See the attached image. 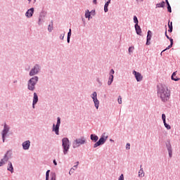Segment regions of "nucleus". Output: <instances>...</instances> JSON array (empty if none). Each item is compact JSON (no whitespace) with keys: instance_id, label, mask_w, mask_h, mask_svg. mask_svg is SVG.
Returning <instances> with one entry per match:
<instances>
[{"instance_id":"f257e3e1","label":"nucleus","mask_w":180,"mask_h":180,"mask_svg":"<svg viewBox=\"0 0 180 180\" xmlns=\"http://www.w3.org/2000/svg\"><path fill=\"white\" fill-rule=\"evenodd\" d=\"M158 96L160 98L162 102H168L171 96V91L168 89L167 86L159 84L157 86Z\"/></svg>"},{"instance_id":"f03ea898","label":"nucleus","mask_w":180,"mask_h":180,"mask_svg":"<svg viewBox=\"0 0 180 180\" xmlns=\"http://www.w3.org/2000/svg\"><path fill=\"white\" fill-rule=\"evenodd\" d=\"M105 134H106L104 133L103 134H102L100 139L96 134H91L90 135V140L95 143L94 144V148H96L97 147H99V146H103V144L106 143L108 136H105Z\"/></svg>"},{"instance_id":"7ed1b4c3","label":"nucleus","mask_w":180,"mask_h":180,"mask_svg":"<svg viewBox=\"0 0 180 180\" xmlns=\"http://www.w3.org/2000/svg\"><path fill=\"white\" fill-rule=\"evenodd\" d=\"M39 82V77L37 76H32L27 82L28 91H33L36 89V85Z\"/></svg>"},{"instance_id":"20e7f679","label":"nucleus","mask_w":180,"mask_h":180,"mask_svg":"<svg viewBox=\"0 0 180 180\" xmlns=\"http://www.w3.org/2000/svg\"><path fill=\"white\" fill-rule=\"evenodd\" d=\"M70 146L71 144L70 143V139H68V138L65 137L62 139V147L64 155H67V154H68Z\"/></svg>"},{"instance_id":"39448f33","label":"nucleus","mask_w":180,"mask_h":180,"mask_svg":"<svg viewBox=\"0 0 180 180\" xmlns=\"http://www.w3.org/2000/svg\"><path fill=\"white\" fill-rule=\"evenodd\" d=\"M84 144H86V139L84 136H81L80 138L76 139L72 142L73 148H78L80 146H84Z\"/></svg>"},{"instance_id":"423d86ee","label":"nucleus","mask_w":180,"mask_h":180,"mask_svg":"<svg viewBox=\"0 0 180 180\" xmlns=\"http://www.w3.org/2000/svg\"><path fill=\"white\" fill-rule=\"evenodd\" d=\"M41 71V66L39 64H35L29 72L30 77H36L39 72Z\"/></svg>"},{"instance_id":"0eeeda50","label":"nucleus","mask_w":180,"mask_h":180,"mask_svg":"<svg viewBox=\"0 0 180 180\" xmlns=\"http://www.w3.org/2000/svg\"><path fill=\"white\" fill-rule=\"evenodd\" d=\"M61 124V118L60 117H57L56 124H53L52 127V131L55 132L56 136H60V125Z\"/></svg>"},{"instance_id":"6e6552de","label":"nucleus","mask_w":180,"mask_h":180,"mask_svg":"<svg viewBox=\"0 0 180 180\" xmlns=\"http://www.w3.org/2000/svg\"><path fill=\"white\" fill-rule=\"evenodd\" d=\"M11 128L6 124H4V129L1 131V137L3 143H5V140H6V136H8V133H9V130Z\"/></svg>"},{"instance_id":"1a4fd4ad","label":"nucleus","mask_w":180,"mask_h":180,"mask_svg":"<svg viewBox=\"0 0 180 180\" xmlns=\"http://www.w3.org/2000/svg\"><path fill=\"white\" fill-rule=\"evenodd\" d=\"M91 98L93 99L96 109H99V100H98V93H96V91H94L91 95Z\"/></svg>"},{"instance_id":"9d476101","label":"nucleus","mask_w":180,"mask_h":180,"mask_svg":"<svg viewBox=\"0 0 180 180\" xmlns=\"http://www.w3.org/2000/svg\"><path fill=\"white\" fill-rule=\"evenodd\" d=\"M45 180H57V174L56 172H51L50 174V169H49L46 172Z\"/></svg>"},{"instance_id":"9b49d317","label":"nucleus","mask_w":180,"mask_h":180,"mask_svg":"<svg viewBox=\"0 0 180 180\" xmlns=\"http://www.w3.org/2000/svg\"><path fill=\"white\" fill-rule=\"evenodd\" d=\"M8 155H9V150L5 153L4 158L0 160V167H4V165L8 162L9 160V156Z\"/></svg>"},{"instance_id":"f8f14e48","label":"nucleus","mask_w":180,"mask_h":180,"mask_svg":"<svg viewBox=\"0 0 180 180\" xmlns=\"http://www.w3.org/2000/svg\"><path fill=\"white\" fill-rule=\"evenodd\" d=\"M46 15H47V13L44 11H42L40 13H39V21H38V25L40 26V25H41V23H44V19L46 18Z\"/></svg>"},{"instance_id":"ddd939ff","label":"nucleus","mask_w":180,"mask_h":180,"mask_svg":"<svg viewBox=\"0 0 180 180\" xmlns=\"http://www.w3.org/2000/svg\"><path fill=\"white\" fill-rule=\"evenodd\" d=\"M166 148L168 151L169 158H172V146H171V142L167 141L166 143Z\"/></svg>"},{"instance_id":"4468645a","label":"nucleus","mask_w":180,"mask_h":180,"mask_svg":"<svg viewBox=\"0 0 180 180\" xmlns=\"http://www.w3.org/2000/svg\"><path fill=\"white\" fill-rule=\"evenodd\" d=\"M133 74H134L137 82H141V81H143V76L141 75V73H140L136 70H134Z\"/></svg>"},{"instance_id":"2eb2a0df","label":"nucleus","mask_w":180,"mask_h":180,"mask_svg":"<svg viewBox=\"0 0 180 180\" xmlns=\"http://www.w3.org/2000/svg\"><path fill=\"white\" fill-rule=\"evenodd\" d=\"M151 37H153V32L150 30H148L147 32V37H146V46H150L151 44Z\"/></svg>"},{"instance_id":"dca6fc26","label":"nucleus","mask_w":180,"mask_h":180,"mask_svg":"<svg viewBox=\"0 0 180 180\" xmlns=\"http://www.w3.org/2000/svg\"><path fill=\"white\" fill-rule=\"evenodd\" d=\"M33 98H32V108L34 109L36 105H37V102H39V96H37V93L34 92L33 94Z\"/></svg>"},{"instance_id":"f3484780","label":"nucleus","mask_w":180,"mask_h":180,"mask_svg":"<svg viewBox=\"0 0 180 180\" xmlns=\"http://www.w3.org/2000/svg\"><path fill=\"white\" fill-rule=\"evenodd\" d=\"M23 150H29L30 148V141H25L22 143Z\"/></svg>"},{"instance_id":"a211bd4d","label":"nucleus","mask_w":180,"mask_h":180,"mask_svg":"<svg viewBox=\"0 0 180 180\" xmlns=\"http://www.w3.org/2000/svg\"><path fill=\"white\" fill-rule=\"evenodd\" d=\"M33 13H34V8H31L27 11L25 16L27 18H32V16H33Z\"/></svg>"},{"instance_id":"6ab92c4d","label":"nucleus","mask_w":180,"mask_h":180,"mask_svg":"<svg viewBox=\"0 0 180 180\" xmlns=\"http://www.w3.org/2000/svg\"><path fill=\"white\" fill-rule=\"evenodd\" d=\"M134 27L136 34H138L139 36H141V27H140V25H139V24L135 25Z\"/></svg>"},{"instance_id":"aec40b11","label":"nucleus","mask_w":180,"mask_h":180,"mask_svg":"<svg viewBox=\"0 0 180 180\" xmlns=\"http://www.w3.org/2000/svg\"><path fill=\"white\" fill-rule=\"evenodd\" d=\"M7 171H9L11 174H13V165H12V162L11 161H8Z\"/></svg>"},{"instance_id":"412c9836","label":"nucleus","mask_w":180,"mask_h":180,"mask_svg":"<svg viewBox=\"0 0 180 180\" xmlns=\"http://www.w3.org/2000/svg\"><path fill=\"white\" fill-rule=\"evenodd\" d=\"M91 13H95V11H91L89 12V10H86L85 13V18L87 19H91Z\"/></svg>"},{"instance_id":"4be33fe9","label":"nucleus","mask_w":180,"mask_h":180,"mask_svg":"<svg viewBox=\"0 0 180 180\" xmlns=\"http://www.w3.org/2000/svg\"><path fill=\"white\" fill-rule=\"evenodd\" d=\"M143 165H140V170L139 172V178H143L144 175H145V173H144V170L142 168Z\"/></svg>"},{"instance_id":"5701e85b","label":"nucleus","mask_w":180,"mask_h":180,"mask_svg":"<svg viewBox=\"0 0 180 180\" xmlns=\"http://www.w3.org/2000/svg\"><path fill=\"white\" fill-rule=\"evenodd\" d=\"M174 46V39H170V44L165 49L162 51V52L166 51V50H169Z\"/></svg>"},{"instance_id":"b1692460","label":"nucleus","mask_w":180,"mask_h":180,"mask_svg":"<svg viewBox=\"0 0 180 180\" xmlns=\"http://www.w3.org/2000/svg\"><path fill=\"white\" fill-rule=\"evenodd\" d=\"M164 6H165V1H162L156 4V8H164Z\"/></svg>"},{"instance_id":"393cba45","label":"nucleus","mask_w":180,"mask_h":180,"mask_svg":"<svg viewBox=\"0 0 180 180\" xmlns=\"http://www.w3.org/2000/svg\"><path fill=\"white\" fill-rule=\"evenodd\" d=\"M113 78H115L113 75H110L109 79L108 82V85H112V82H113Z\"/></svg>"},{"instance_id":"a878e982","label":"nucleus","mask_w":180,"mask_h":180,"mask_svg":"<svg viewBox=\"0 0 180 180\" xmlns=\"http://www.w3.org/2000/svg\"><path fill=\"white\" fill-rule=\"evenodd\" d=\"M176 75V72H173L172 73V81H179V78H178V77H175Z\"/></svg>"},{"instance_id":"bb28decb","label":"nucleus","mask_w":180,"mask_h":180,"mask_svg":"<svg viewBox=\"0 0 180 180\" xmlns=\"http://www.w3.org/2000/svg\"><path fill=\"white\" fill-rule=\"evenodd\" d=\"M163 123H164L165 127H166V129H167V130H171V125L168 124L167 123V122H163Z\"/></svg>"},{"instance_id":"cd10ccee","label":"nucleus","mask_w":180,"mask_h":180,"mask_svg":"<svg viewBox=\"0 0 180 180\" xmlns=\"http://www.w3.org/2000/svg\"><path fill=\"white\" fill-rule=\"evenodd\" d=\"M48 30L51 33V32H53V22H51V25L49 24L48 26Z\"/></svg>"},{"instance_id":"c85d7f7f","label":"nucleus","mask_w":180,"mask_h":180,"mask_svg":"<svg viewBox=\"0 0 180 180\" xmlns=\"http://www.w3.org/2000/svg\"><path fill=\"white\" fill-rule=\"evenodd\" d=\"M134 23H135V25H139V18H137V16L136 15L134 16Z\"/></svg>"},{"instance_id":"c756f323","label":"nucleus","mask_w":180,"mask_h":180,"mask_svg":"<svg viewBox=\"0 0 180 180\" xmlns=\"http://www.w3.org/2000/svg\"><path fill=\"white\" fill-rule=\"evenodd\" d=\"M166 119H167V116L165 115V114H162V120L163 123L167 122Z\"/></svg>"},{"instance_id":"7c9ffc66","label":"nucleus","mask_w":180,"mask_h":180,"mask_svg":"<svg viewBox=\"0 0 180 180\" xmlns=\"http://www.w3.org/2000/svg\"><path fill=\"white\" fill-rule=\"evenodd\" d=\"M64 36H65V32H63V34H61L59 37L60 40H64Z\"/></svg>"},{"instance_id":"2f4dec72","label":"nucleus","mask_w":180,"mask_h":180,"mask_svg":"<svg viewBox=\"0 0 180 180\" xmlns=\"http://www.w3.org/2000/svg\"><path fill=\"white\" fill-rule=\"evenodd\" d=\"M167 12L169 13H172V9L171 8V6H167Z\"/></svg>"},{"instance_id":"473e14b6","label":"nucleus","mask_w":180,"mask_h":180,"mask_svg":"<svg viewBox=\"0 0 180 180\" xmlns=\"http://www.w3.org/2000/svg\"><path fill=\"white\" fill-rule=\"evenodd\" d=\"M132 50H134V47L129 46V48L128 49L129 53H133Z\"/></svg>"},{"instance_id":"72a5a7b5","label":"nucleus","mask_w":180,"mask_h":180,"mask_svg":"<svg viewBox=\"0 0 180 180\" xmlns=\"http://www.w3.org/2000/svg\"><path fill=\"white\" fill-rule=\"evenodd\" d=\"M109 6L104 5V12H108L109 11V8H108Z\"/></svg>"},{"instance_id":"f704fd0d","label":"nucleus","mask_w":180,"mask_h":180,"mask_svg":"<svg viewBox=\"0 0 180 180\" xmlns=\"http://www.w3.org/2000/svg\"><path fill=\"white\" fill-rule=\"evenodd\" d=\"M117 101L120 105H122V96H119Z\"/></svg>"},{"instance_id":"c9c22d12","label":"nucleus","mask_w":180,"mask_h":180,"mask_svg":"<svg viewBox=\"0 0 180 180\" xmlns=\"http://www.w3.org/2000/svg\"><path fill=\"white\" fill-rule=\"evenodd\" d=\"M165 36L167 37V39H168V40H169V41H171V39H172V38L169 37V36H168V34H167V30L165 31Z\"/></svg>"},{"instance_id":"e433bc0d","label":"nucleus","mask_w":180,"mask_h":180,"mask_svg":"<svg viewBox=\"0 0 180 180\" xmlns=\"http://www.w3.org/2000/svg\"><path fill=\"white\" fill-rule=\"evenodd\" d=\"M168 27L169 28H173V27H172V22H169H169H168Z\"/></svg>"},{"instance_id":"4c0bfd02","label":"nucleus","mask_w":180,"mask_h":180,"mask_svg":"<svg viewBox=\"0 0 180 180\" xmlns=\"http://www.w3.org/2000/svg\"><path fill=\"white\" fill-rule=\"evenodd\" d=\"M126 149H127V150H130V143H127L126 144Z\"/></svg>"},{"instance_id":"58836bf2","label":"nucleus","mask_w":180,"mask_h":180,"mask_svg":"<svg viewBox=\"0 0 180 180\" xmlns=\"http://www.w3.org/2000/svg\"><path fill=\"white\" fill-rule=\"evenodd\" d=\"M71 29H69V32H68V37H71Z\"/></svg>"},{"instance_id":"ea45409f","label":"nucleus","mask_w":180,"mask_h":180,"mask_svg":"<svg viewBox=\"0 0 180 180\" xmlns=\"http://www.w3.org/2000/svg\"><path fill=\"white\" fill-rule=\"evenodd\" d=\"M113 74H115V70L113 69H111L110 71V76L113 75Z\"/></svg>"},{"instance_id":"a19ab883","label":"nucleus","mask_w":180,"mask_h":180,"mask_svg":"<svg viewBox=\"0 0 180 180\" xmlns=\"http://www.w3.org/2000/svg\"><path fill=\"white\" fill-rule=\"evenodd\" d=\"M111 1H112V0H108V1L105 4V5L106 6H109V5H110Z\"/></svg>"},{"instance_id":"79ce46f5","label":"nucleus","mask_w":180,"mask_h":180,"mask_svg":"<svg viewBox=\"0 0 180 180\" xmlns=\"http://www.w3.org/2000/svg\"><path fill=\"white\" fill-rule=\"evenodd\" d=\"M77 167H78V165H75L71 169H73V171H75V169H77Z\"/></svg>"},{"instance_id":"37998d69","label":"nucleus","mask_w":180,"mask_h":180,"mask_svg":"<svg viewBox=\"0 0 180 180\" xmlns=\"http://www.w3.org/2000/svg\"><path fill=\"white\" fill-rule=\"evenodd\" d=\"M72 174H74V170L72 169H70L69 172V175H72Z\"/></svg>"},{"instance_id":"c03bdc74","label":"nucleus","mask_w":180,"mask_h":180,"mask_svg":"<svg viewBox=\"0 0 180 180\" xmlns=\"http://www.w3.org/2000/svg\"><path fill=\"white\" fill-rule=\"evenodd\" d=\"M96 81H97V82H98V84H99L100 85H102V82H101V80L99 79V78H98V79H96Z\"/></svg>"},{"instance_id":"a18cd8bd","label":"nucleus","mask_w":180,"mask_h":180,"mask_svg":"<svg viewBox=\"0 0 180 180\" xmlns=\"http://www.w3.org/2000/svg\"><path fill=\"white\" fill-rule=\"evenodd\" d=\"M71 37H67V42L70 43Z\"/></svg>"},{"instance_id":"49530a36","label":"nucleus","mask_w":180,"mask_h":180,"mask_svg":"<svg viewBox=\"0 0 180 180\" xmlns=\"http://www.w3.org/2000/svg\"><path fill=\"white\" fill-rule=\"evenodd\" d=\"M173 28H169L168 32L169 33H172Z\"/></svg>"},{"instance_id":"de8ad7c7","label":"nucleus","mask_w":180,"mask_h":180,"mask_svg":"<svg viewBox=\"0 0 180 180\" xmlns=\"http://www.w3.org/2000/svg\"><path fill=\"white\" fill-rule=\"evenodd\" d=\"M53 165H57V160H53Z\"/></svg>"},{"instance_id":"09e8293b","label":"nucleus","mask_w":180,"mask_h":180,"mask_svg":"<svg viewBox=\"0 0 180 180\" xmlns=\"http://www.w3.org/2000/svg\"><path fill=\"white\" fill-rule=\"evenodd\" d=\"M93 4H94V5H96V4H98L97 0H93Z\"/></svg>"},{"instance_id":"8fccbe9b","label":"nucleus","mask_w":180,"mask_h":180,"mask_svg":"<svg viewBox=\"0 0 180 180\" xmlns=\"http://www.w3.org/2000/svg\"><path fill=\"white\" fill-rule=\"evenodd\" d=\"M18 83V80H14L13 81V84H17Z\"/></svg>"},{"instance_id":"3c124183","label":"nucleus","mask_w":180,"mask_h":180,"mask_svg":"<svg viewBox=\"0 0 180 180\" xmlns=\"http://www.w3.org/2000/svg\"><path fill=\"white\" fill-rule=\"evenodd\" d=\"M167 6H170L171 5L169 4V3H166Z\"/></svg>"},{"instance_id":"603ef678","label":"nucleus","mask_w":180,"mask_h":180,"mask_svg":"<svg viewBox=\"0 0 180 180\" xmlns=\"http://www.w3.org/2000/svg\"><path fill=\"white\" fill-rule=\"evenodd\" d=\"M76 164L77 166L79 165V162H77Z\"/></svg>"},{"instance_id":"864d4df0","label":"nucleus","mask_w":180,"mask_h":180,"mask_svg":"<svg viewBox=\"0 0 180 180\" xmlns=\"http://www.w3.org/2000/svg\"><path fill=\"white\" fill-rule=\"evenodd\" d=\"M165 2H166V4L169 3V1H168V0H165Z\"/></svg>"},{"instance_id":"5fc2aeb1","label":"nucleus","mask_w":180,"mask_h":180,"mask_svg":"<svg viewBox=\"0 0 180 180\" xmlns=\"http://www.w3.org/2000/svg\"><path fill=\"white\" fill-rule=\"evenodd\" d=\"M29 4H30V2H32V0H27Z\"/></svg>"},{"instance_id":"6e6d98bb","label":"nucleus","mask_w":180,"mask_h":180,"mask_svg":"<svg viewBox=\"0 0 180 180\" xmlns=\"http://www.w3.org/2000/svg\"><path fill=\"white\" fill-rule=\"evenodd\" d=\"M110 141H113V139H110Z\"/></svg>"},{"instance_id":"4d7b16f0","label":"nucleus","mask_w":180,"mask_h":180,"mask_svg":"<svg viewBox=\"0 0 180 180\" xmlns=\"http://www.w3.org/2000/svg\"><path fill=\"white\" fill-rule=\"evenodd\" d=\"M136 1H139V0H136ZM141 2H143V0H140Z\"/></svg>"},{"instance_id":"13d9d810","label":"nucleus","mask_w":180,"mask_h":180,"mask_svg":"<svg viewBox=\"0 0 180 180\" xmlns=\"http://www.w3.org/2000/svg\"><path fill=\"white\" fill-rule=\"evenodd\" d=\"M34 2H36V0H34Z\"/></svg>"}]
</instances>
